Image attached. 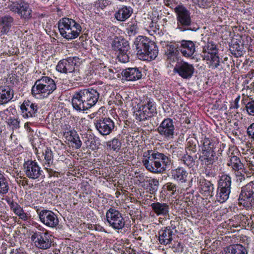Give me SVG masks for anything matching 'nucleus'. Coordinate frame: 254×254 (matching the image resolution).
Returning <instances> with one entry per match:
<instances>
[{
    "instance_id": "27",
    "label": "nucleus",
    "mask_w": 254,
    "mask_h": 254,
    "mask_svg": "<svg viewBox=\"0 0 254 254\" xmlns=\"http://www.w3.org/2000/svg\"><path fill=\"white\" fill-rule=\"evenodd\" d=\"M224 254H248V252L242 245L236 244L225 248Z\"/></svg>"
},
{
    "instance_id": "39",
    "label": "nucleus",
    "mask_w": 254,
    "mask_h": 254,
    "mask_svg": "<svg viewBox=\"0 0 254 254\" xmlns=\"http://www.w3.org/2000/svg\"><path fill=\"white\" fill-rule=\"evenodd\" d=\"M146 182L148 183V189L151 193L155 192L158 189L159 181L157 179L153 178L147 180Z\"/></svg>"
},
{
    "instance_id": "35",
    "label": "nucleus",
    "mask_w": 254,
    "mask_h": 254,
    "mask_svg": "<svg viewBox=\"0 0 254 254\" xmlns=\"http://www.w3.org/2000/svg\"><path fill=\"white\" fill-rule=\"evenodd\" d=\"M230 192L231 191H228L227 190L218 188L216 195V200L220 203L224 202L228 199Z\"/></svg>"
},
{
    "instance_id": "41",
    "label": "nucleus",
    "mask_w": 254,
    "mask_h": 254,
    "mask_svg": "<svg viewBox=\"0 0 254 254\" xmlns=\"http://www.w3.org/2000/svg\"><path fill=\"white\" fill-rule=\"evenodd\" d=\"M9 184L7 180L4 177L0 181V194H6L9 190Z\"/></svg>"
},
{
    "instance_id": "10",
    "label": "nucleus",
    "mask_w": 254,
    "mask_h": 254,
    "mask_svg": "<svg viewBox=\"0 0 254 254\" xmlns=\"http://www.w3.org/2000/svg\"><path fill=\"white\" fill-rule=\"evenodd\" d=\"M174 10L177 16L178 28L183 31L188 29L191 23L190 11L183 5H178Z\"/></svg>"
},
{
    "instance_id": "15",
    "label": "nucleus",
    "mask_w": 254,
    "mask_h": 254,
    "mask_svg": "<svg viewBox=\"0 0 254 254\" xmlns=\"http://www.w3.org/2000/svg\"><path fill=\"white\" fill-rule=\"evenodd\" d=\"M24 172L27 177L33 180L38 179L42 173L37 163L33 161H28L24 163Z\"/></svg>"
},
{
    "instance_id": "2",
    "label": "nucleus",
    "mask_w": 254,
    "mask_h": 254,
    "mask_svg": "<svg viewBox=\"0 0 254 254\" xmlns=\"http://www.w3.org/2000/svg\"><path fill=\"white\" fill-rule=\"evenodd\" d=\"M100 91L92 88L76 92L72 98V105L77 111H85L93 107L98 101Z\"/></svg>"
},
{
    "instance_id": "17",
    "label": "nucleus",
    "mask_w": 254,
    "mask_h": 254,
    "mask_svg": "<svg viewBox=\"0 0 254 254\" xmlns=\"http://www.w3.org/2000/svg\"><path fill=\"white\" fill-rule=\"evenodd\" d=\"M75 58H69L61 60L56 66V69L59 72L67 74L75 72Z\"/></svg>"
},
{
    "instance_id": "63",
    "label": "nucleus",
    "mask_w": 254,
    "mask_h": 254,
    "mask_svg": "<svg viewBox=\"0 0 254 254\" xmlns=\"http://www.w3.org/2000/svg\"><path fill=\"white\" fill-rule=\"evenodd\" d=\"M251 152L252 154H254V148L252 149Z\"/></svg>"
},
{
    "instance_id": "24",
    "label": "nucleus",
    "mask_w": 254,
    "mask_h": 254,
    "mask_svg": "<svg viewBox=\"0 0 254 254\" xmlns=\"http://www.w3.org/2000/svg\"><path fill=\"white\" fill-rule=\"evenodd\" d=\"M150 206L153 212L157 216H166L169 213V206L166 203L153 202L151 203Z\"/></svg>"
},
{
    "instance_id": "3",
    "label": "nucleus",
    "mask_w": 254,
    "mask_h": 254,
    "mask_svg": "<svg viewBox=\"0 0 254 254\" xmlns=\"http://www.w3.org/2000/svg\"><path fill=\"white\" fill-rule=\"evenodd\" d=\"M134 45L137 55L140 60H153L158 55V48L155 43L146 37H137L134 41Z\"/></svg>"
},
{
    "instance_id": "33",
    "label": "nucleus",
    "mask_w": 254,
    "mask_h": 254,
    "mask_svg": "<svg viewBox=\"0 0 254 254\" xmlns=\"http://www.w3.org/2000/svg\"><path fill=\"white\" fill-rule=\"evenodd\" d=\"M231 178L226 174L222 175L219 181L218 188L231 191Z\"/></svg>"
},
{
    "instance_id": "51",
    "label": "nucleus",
    "mask_w": 254,
    "mask_h": 254,
    "mask_svg": "<svg viewBox=\"0 0 254 254\" xmlns=\"http://www.w3.org/2000/svg\"><path fill=\"white\" fill-rule=\"evenodd\" d=\"M247 133L249 137L254 140V123L251 124L247 129Z\"/></svg>"
},
{
    "instance_id": "40",
    "label": "nucleus",
    "mask_w": 254,
    "mask_h": 254,
    "mask_svg": "<svg viewBox=\"0 0 254 254\" xmlns=\"http://www.w3.org/2000/svg\"><path fill=\"white\" fill-rule=\"evenodd\" d=\"M107 146L114 151L119 150L121 147V143L117 138H115L112 140L107 142Z\"/></svg>"
},
{
    "instance_id": "16",
    "label": "nucleus",
    "mask_w": 254,
    "mask_h": 254,
    "mask_svg": "<svg viewBox=\"0 0 254 254\" xmlns=\"http://www.w3.org/2000/svg\"><path fill=\"white\" fill-rule=\"evenodd\" d=\"M203 60L207 61V64L209 67L212 69H215L220 65V58L218 55V51L215 52L213 50H205L203 48L202 54L201 55Z\"/></svg>"
},
{
    "instance_id": "9",
    "label": "nucleus",
    "mask_w": 254,
    "mask_h": 254,
    "mask_svg": "<svg viewBox=\"0 0 254 254\" xmlns=\"http://www.w3.org/2000/svg\"><path fill=\"white\" fill-rule=\"evenodd\" d=\"M107 221L110 226L115 230L122 229L125 225V220L122 214L118 210L110 208L106 214Z\"/></svg>"
},
{
    "instance_id": "60",
    "label": "nucleus",
    "mask_w": 254,
    "mask_h": 254,
    "mask_svg": "<svg viewBox=\"0 0 254 254\" xmlns=\"http://www.w3.org/2000/svg\"><path fill=\"white\" fill-rule=\"evenodd\" d=\"M182 149H177L175 152V153L176 152V153H177V154H178V153L182 152Z\"/></svg>"
},
{
    "instance_id": "48",
    "label": "nucleus",
    "mask_w": 254,
    "mask_h": 254,
    "mask_svg": "<svg viewBox=\"0 0 254 254\" xmlns=\"http://www.w3.org/2000/svg\"><path fill=\"white\" fill-rule=\"evenodd\" d=\"M235 47H233L231 50L232 54L236 57H240L243 55V52L239 45H236L235 49Z\"/></svg>"
},
{
    "instance_id": "22",
    "label": "nucleus",
    "mask_w": 254,
    "mask_h": 254,
    "mask_svg": "<svg viewBox=\"0 0 254 254\" xmlns=\"http://www.w3.org/2000/svg\"><path fill=\"white\" fill-rule=\"evenodd\" d=\"M173 231L170 227H165L159 231V241L162 245H167L173 240Z\"/></svg>"
},
{
    "instance_id": "46",
    "label": "nucleus",
    "mask_w": 254,
    "mask_h": 254,
    "mask_svg": "<svg viewBox=\"0 0 254 254\" xmlns=\"http://www.w3.org/2000/svg\"><path fill=\"white\" fill-rule=\"evenodd\" d=\"M247 111L251 116H254V100L249 102L246 106Z\"/></svg>"
},
{
    "instance_id": "58",
    "label": "nucleus",
    "mask_w": 254,
    "mask_h": 254,
    "mask_svg": "<svg viewBox=\"0 0 254 254\" xmlns=\"http://www.w3.org/2000/svg\"><path fill=\"white\" fill-rule=\"evenodd\" d=\"M103 70L105 72V73L106 74H108V73H109V76L110 77H112L111 73H113V69L109 68L106 67H104Z\"/></svg>"
},
{
    "instance_id": "45",
    "label": "nucleus",
    "mask_w": 254,
    "mask_h": 254,
    "mask_svg": "<svg viewBox=\"0 0 254 254\" xmlns=\"http://www.w3.org/2000/svg\"><path fill=\"white\" fill-rule=\"evenodd\" d=\"M203 48H204L205 51L206 49L207 51L211 49L215 52H217L218 51L216 44L212 41H210L209 39H208L206 45H205Z\"/></svg>"
},
{
    "instance_id": "36",
    "label": "nucleus",
    "mask_w": 254,
    "mask_h": 254,
    "mask_svg": "<svg viewBox=\"0 0 254 254\" xmlns=\"http://www.w3.org/2000/svg\"><path fill=\"white\" fill-rule=\"evenodd\" d=\"M215 156V153H206L202 154L200 156L199 159L203 165H213L214 161V157Z\"/></svg>"
},
{
    "instance_id": "20",
    "label": "nucleus",
    "mask_w": 254,
    "mask_h": 254,
    "mask_svg": "<svg viewBox=\"0 0 254 254\" xmlns=\"http://www.w3.org/2000/svg\"><path fill=\"white\" fill-rule=\"evenodd\" d=\"M122 75L127 81H135L141 78L142 73L138 68L129 67L122 71Z\"/></svg>"
},
{
    "instance_id": "61",
    "label": "nucleus",
    "mask_w": 254,
    "mask_h": 254,
    "mask_svg": "<svg viewBox=\"0 0 254 254\" xmlns=\"http://www.w3.org/2000/svg\"><path fill=\"white\" fill-rule=\"evenodd\" d=\"M239 100V98H237L236 100H235V102H236V108H238V103H237V102Z\"/></svg>"
},
{
    "instance_id": "44",
    "label": "nucleus",
    "mask_w": 254,
    "mask_h": 254,
    "mask_svg": "<svg viewBox=\"0 0 254 254\" xmlns=\"http://www.w3.org/2000/svg\"><path fill=\"white\" fill-rule=\"evenodd\" d=\"M193 2L200 7L205 8L209 6L210 0H192Z\"/></svg>"
},
{
    "instance_id": "57",
    "label": "nucleus",
    "mask_w": 254,
    "mask_h": 254,
    "mask_svg": "<svg viewBox=\"0 0 254 254\" xmlns=\"http://www.w3.org/2000/svg\"><path fill=\"white\" fill-rule=\"evenodd\" d=\"M10 254H26L20 249H13L10 252Z\"/></svg>"
},
{
    "instance_id": "38",
    "label": "nucleus",
    "mask_w": 254,
    "mask_h": 254,
    "mask_svg": "<svg viewBox=\"0 0 254 254\" xmlns=\"http://www.w3.org/2000/svg\"><path fill=\"white\" fill-rule=\"evenodd\" d=\"M68 140L75 144L76 148H80L82 142L79 139V137L75 131H70V135Z\"/></svg>"
},
{
    "instance_id": "55",
    "label": "nucleus",
    "mask_w": 254,
    "mask_h": 254,
    "mask_svg": "<svg viewBox=\"0 0 254 254\" xmlns=\"http://www.w3.org/2000/svg\"><path fill=\"white\" fill-rule=\"evenodd\" d=\"M236 176L237 177V181L238 182L241 183L245 179L244 175L239 171H236Z\"/></svg>"
},
{
    "instance_id": "6",
    "label": "nucleus",
    "mask_w": 254,
    "mask_h": 254,
    "mask_svg": "<svg viewBox=\"0 0 254 254\" xmlns=\"http://www.w3.org/2000/svg\"><path fill=\"white\" fill-rule=\"evenodd\" d=\"M41 228L42 229H39V230H42V232H32L31 238L36 248L42 250H47L51 247V236L46 230L44 228Z\"/></svg>"
},
{
    "instance_id": "8",
    "label": "nucleus",
    "mask_w": 254,
    "mask_h": 254,
    "mask_svg": "<svg viewBox=\"0 0 254 254\" xmlns=\"http://www.w3.org/2000/svg\"><path fill=\"white\" fill-rule=\"evenodd\" d=\"M113 49L118 52V58L119 60L126 63L129 61V57L127 52L129 49L128 42L124 39L115 38L112 42Z\"/></svg>"
},
{
    "instance_id": "13",
    "label": "nucleus",
    "mask_w": 254,
    "mask_h": 254,
    "mask_svg": "<svg viewBox=\"0 0 254 254\" xmlns=\"http://www.w3.org/2000/svg\"><path fill=\"white\" fill-rule=\"evenodd\" d=\"M158 133L167 140L174 138L175 126L173 120L170 118L164 119L157 128Z\"/></svg>"
},
{
    "instance_id": "64",
    "label": "nucleus",
    "mask_w": 254,
    "mask_h": 254,
    "mask_svg": "<svg viewBox=\"0 0 254 254\" xmlns=\"http://www.w3.org/2000/svg\"><path fill=\"white\" fill-rule=\"evenodd\" d=\"M158 162H161V163L162 164V159H159L157 160Z\"/></svg>"
},
{
    "instance_id": "37",
    "label": "nucleus",
    "mask_w": 254,
    "mask_h": 254,
    "mask_svg": "<svg viewBox=\"0 0 254 254\" xmlns=\"http://www.w3.org/2000/svg\"><path fill=\"white\" fill-rule=\"evenodd\" d=\"M43 155L44 156V166L50 167L53 163L52 151L49 148H46L44 151Z\"/></svg>"
},
{
    "instance_id": "12",
    "label": "nucleus",
    "mask_w": 254,
    "mask_h": 254,
    "mask_svg": "<svg viewBox=\"0 0 254 254\" xmlns=\"http://www.w3.org/2000/svg\"><path fill=\"white\" fill-rule=\"evenodd\" d=\"M37 214L40 221L46 226L50 228H55L59 224V219L57 216L52 211L48 210H37Z\"/></svg>"
},
{
    "instance_id": "14",
    "label": "nucleus",
    "mask_w": 254,
    "mask_h": 254,
    "mask_svg": "<svg viewBox=\"0 0 254 254\" xmlns=\"http://www.w3.org/2000/svg\"><path fill=\"white\" fill-rule=\"evenodd\" d=\"M96 129L103 135L110 134L115 127L114 122L110 118H101L94 123Z\"/></svg>"
},
{
    "instance_id": "7",
    "label": "nucleus",
    "mask_w": 254,
    "mask_h": 254,
    "mask_svg": "<svg viewBox=\"0 0 254 254\" xmlns=\"http://www.w3.org/2000/svg\"><path fill=\"white\" fill-rule=\"evenodd\" d=\"M156 113L155 103L152 99H147L146 102L139 108L135 118L139 122L144 121L151 118Z\"/></svg>"
},
{
    "instance_id": "42",
    "label": "nucleus",
    "mask_w": 254,
    "mask_h": 254,
    "mask_svg": "<svg viewBox=\"0 0 254 254\" xmlns=\"http://www.w3.org/2000/svg\"><path fill=\"white\" fill-rule=\"evenodd\" d=\"M181 161L186 165L190 168L193 166L194 165V160L190 155H186L181 158Z\"/></svg>"
},
{
    "instance_id": "28",
    "label": "nucleus",
    "mask_w": 254,
    "mask_h": 254,
    "mask_svg": "<svg viewBox=\"0 0 254 254\" xmlns=\"http://www.w3.org/2000/svg\"><path fill=\"white\" fill-rule=\"evenodd\" d=\"M171 174L172 177L178 181L185 183L187 181L188 173L182 167H178L172 170Z\"/></svg>"
},
{
    "instance_id": "21",
    "label": "nucleus",
    "mask_w": 254,
    "mask_h": 254,
    "mask_svg": "<svg viewBox=\"0 0 254 254\" xmlns=\"http://www.w3.org/2000/svg\"><path fill=\"white\" fill-rule=\"evenodd\" d=\"M195 45L191 41H182L180 46V52L187 58H191L195 52Z\"/></svg>"
},
{
    "instance_id": "30",
    "label": "nucleus",
    "mask_w": 254,
    "mask_h": 254,
    "mask_svg": "<svg viewBox=\"0 0 254 254\" xmlns=\"http://www.w3.org/2000/svg\"><path fill=\"white\" fill-rule=\"evenodd\" d=\"M18 14L24 19H29L32 17V10L27 3L21 2Z\"/></svg>"
},
{
    "instance_id": "52",
    "label": "nucleus",
    "mask_w": 254,
    "mask_h": 254,
    "mask_svg": "<svg viewBox=\"0 0 254 254\" xmlns=\"http://www.w3.org/2000/svg\"><path fill=\"white\" fill-rule=\"evenodd\" d=\"M45 170H46L47 172L48 173L49 177H51L52 176L58 177L59 173L56 172V171H54L52 169L50 168V167L44 166Z\"/></svg>"
},
{
    "instance_id": "1",
    "label": "nucleus",
    "mask_w": 254,
    "mask_h": 254,
    "mask_svg": "<svg viewBox=\"0 0 254 254\" xmlns=\"http://www.w3.org/2000/svg\"><path fill=\"white\" fill-rule=\"evenodd\" d=\"M142 163L150 172L158 174L166 170L171 160L168 156L156 150H148L143 153Z\"/></svg>"
},
{
    "instance_id": "62",
    "label": "nucleus",
    "mask_w": 254,
    "mask_h": 254,
    "mask_svg": "<svg viewBox=\"0 0 254 254\" xmlns=\"http://www.w3.org/2000/svg\"><path fill=\"white\" fill-rule=\"evenodd\" d=\"M3 34H6L4 33H2V30H1V31H0V36H1V35H2Z\"/></svg>"
},
{
    "instance_id": "31",
    "label": "nucleus",
    "mask_w": 254,
    "mask_h": 254,
    "mask_svg": "<svg viewBox=\"0 0 254 254\" xmlns=\"http://www.w3.org/2000/svg\"><path fill=\"white\" fill-rule=\"evenodd\" d=\"M202 143L201 151L202 154L206 153H214V143L208 138H205L201 141Z\"/></svg>"
},
{
    "instance_id": "53",
    "label": "nucleus",
    "mask_w": 254,
    "mask_h": 254,
    "mask_svg": "<svg viewBox=\"0 0 254 254\" xmlns=\"http://www.w3.org/2000/svg\"><path fill=\"white\" fill-rule=\"evenodd\" d=\"M166 189L172 192V193L176 191V186L172 183H168L166 184Z\"/></svg>"
},
{
    "instance_id": "19",
    "label": "nucleus",
    "mask_w": 254,
    "mask_h": 254,
    "mask_svg": "<svg viewBox=\"0 0 254 254\" xmlns=\"http://www.w3.org/2000/svg\"><path fill=\"white\" fill-rule=\"evenodd\" d=\"M21 115L24 118H33L38 112V106L29 100L24 101L20 106Z\"/></svg>"
},
{
    "instance_id": "54",
    "label": "nucleus",
    "mask_w": 254,
    "mask_h": 254,
    "mask_svg": "<svg viewBox=\"0 0 254 254\" xmlns=\"http://www.w3.org/2000/svg\"><path fill=\"white\" fill-rule=\"evenodd\" d=\"M20 3H12L9 6L10 10L15 13H18L19 11Z\"/></svg>"
},
{
    "instance_id": "47",
    "label": "nucleus",
    "mask_w": 254,
    "mask_h": 254,
    "mask_svg": "<svg viewBox=\"0 0 254 254\" xmlns=\"http://www.w3.org/2000/svg\"><path fill=\"white\" fill-rule=\"evenodd\" d=\"M127 33L129 36L134 35L137 32L138 27L136 23L130 25L127 28Z\"/></svg>"
},
{
    "instance_id": "49",
    "label": "nucleus",
    "mask_w": 254,
    "mask_h": 254,
    "mask_svg": "<svg viewBox=\"0 0 254 254\" xmlns=\"http://www.w3.org/2000/svg\"><path fill=\"white\" fill-rule=\"evenodd\" d=\"M204 166V173L208 176H213L214 175V171L213 168V165H203Z\"/></svg>"
},
{
    "instance_id": "11",
    "label": "nucleus",
    "mask_w": 254,
    "mask_h": 254,
    "mask_svg": "<svg viewBox=\"0 0 254 254\" xmlns=\"http://www.w3.org/2000/svg\"><path fill=\"white\" fill-rule=\"evenodd\" d=\"M239 203L246 206L254 205V183L251 182L242 188Z\"/></svg>"
},
{
    "instance_id": "50",
    "label": "nucleus",
    "mask_w": 254,
    "mask_h": 254,
    "mask_svg": "<svg viewBox=\"0 0 254 254\" xmlns=\"http://www.w3.org/2000/svg\"><path fill=\"white\" fill-rule=\"evenodd\" d=\"M110 4V1L108 0H99L95 2V5L97 7L101 9L104 8Z\"/></svg>"
},
{
    "instance_id": "25",
    "label": "nucleus",
    "mask_w": 254,
    "mask_h": 254,
    "mask_svg": "<svg viewBox=\"0 0 254 254\" xmlns=\"http://www.w3.org/2000/svg\"><path fill=\"white\" fill-rule=\"evenodd\" d=\"M8 202L10 209L15 213V215H17L20 219L24 221H26L29 219V216L28 214L24 211L22 207H21L17 202L13 201H8Z\"/></svg>"
},
{
    "instance_id": "32",
    "label": "nucleus",
    "mask_w": 254,
    "mask_h": 254,
    "mask_svg": "<svg viewBox=\"0 0 254 254\" xmlns=\"http://www.w3.org/2000/svg\"><path fill=\"white\" fill-rule=\"evenodd\" d=\"M227 165L231 167L235 171H239L243 168V164L241 162L240 158L231 154L229 156V160Z\"/></svg>"
},
{
    "instance_id": "34",
    "label": "nucleus",
    "mask_w": 254,
    "mask_h": 254,
    "mask_svg": "<svg viewBox=\"0 0 254 254\" xmlns=\"http://www.w3.org/2000/svg\"><path fill=\"white\" fill-rule=\"evenodd\" d=\"M13 18L10 16H5L0 19V24L2 25V32L7 34L13 22Z\"/></svg>"
},
{
    "instance_id": "56",
    "label": "nucleus",
    "mask_w": 254,
    "mask_h": 254,
    "mask_svg": "<svg viewBox=\"0 0 254 254\" xmlns=\"http://www.w3.org/2000/svg\"><path fill=\"white\" fill-rule=\"evenodd\" d=\"M175 50V47L173 45H168L167 47L166 54L167 55H172L174 54Z\"/></svg>"
},
{
    "instance_id": "59",
    "label": "nucleus",
    "mask_w": 254,
    "mask_h": 254,
    "mask_svg": "<svg viewBox=\"0 0 254 254\" xmlns=\"http://www.w3.org/2000/svg\"><path fill=\"white\" fill-rule=\"evenodd\" d=\"M28 125H29V123H26L24 125V127H25V128H27V129H29V130L30 131L31 130V128L28 127Z\"/></svg>"
},
{
    "instance_id": "18",
    "label": "nucleus",
    "mask_w": 254,
    "mask_h": 254,
    "mask_svg": "<svg viewBox=\"0 0 254 254\" xmlns=\"http://www.w3.org/2000/svg\"><path fill=\"white\" fill-rule=\"evenodd\" d=\"M194 70V68L192 64H189L187 62H183L175 67L174 71L178 73L182 78L188 79L192 76Z\"/></svg>"
},
{
    "instance_id": "5",
    "label": "nucleus",
    "mask_w": 254,
    "mask_h": 254,
    "mask_svg": "<svg viewBox=\"0 0 254 254\" xmlns=\"http://www.w3.org/2000/svg\"><path fill=\"white\" fill-rule=\"evenodd\" d=\"M60 34L67 40L77 38L81 32V27L74 20L63 18L58 22Z\"/></svg>"
},
{
    "instance_id": "29",
    "label": "nucleus",
    "mask_w": 254,
    "mask_h": 254,
    "mask_svg": "<svg viewBox=\"0 0 254 254\" xmlns=\"http://www.w3.org/2000/svg\"><path fill=\"white\" fill-rule=\"evenodd\" d=\"M213 190V185L210 182L203 180L200 182V192L204 196H211Z\"/></svg>"
},
{
    "instance_id": "4",
    "label": "nucleus",
    "mask_w": 254,
    "mask_h": 254,
    "mask_svg": "<svg viewBox=\"0 0 254 254\" xmlns=\"http://www.w3.org/2000/svg\"><path fill=\"white\" fill-rule=\"evenodd\" d=\"M56 89L54 80L48 76H43L37 80L32 87V95L36 98L42 99L48 97Z\"/></svg>"
},
{
    "instance_id": "23",
    "label": "nucleus",
    "mask_w": 254,
    "mask_h": 254,
    "mask_svg": "<svg viewBox=\"0 0 254 254\" xmlns=\"http://www.w3.org/2000/svg\"><path fill=\"white\" fill-rule=\"evenodd\" d=\"M13 97V91L8 86H0V105L9 102Z\"/></svg>"
},
{
    "instance_id": "26",
    "label": "nucleus",
    "mask_w": 254,
    "mask_h": 254,
    "mask_svg": "<svg viewBox=\"0 0 254 254\" xmlns=\"http://www.w3.org/2000/svg\"><path fill=\"white\" fill-rule=\"evenodd\" d=\"M132 13V9L127 6H124L115 12V18L119 21H124L128 18Z\"/></svg>"
},
{
    "instance_id": "43",
    "label": "nucleus",
    "mask_w": 254,
    "mask_h": 254,
    "mask_svg": "<svg viewBox=\"0 0 254 254\" xmlns=\"http://www.w3.org/2000/svg\"><path fill=\"white\" fill-rule=\"evenodd\" d=\"M7 123L8 126L12 127L13 129L20 127V121L18 119L10 118L8 119Z\"/></svg>"
}]
</instances>
